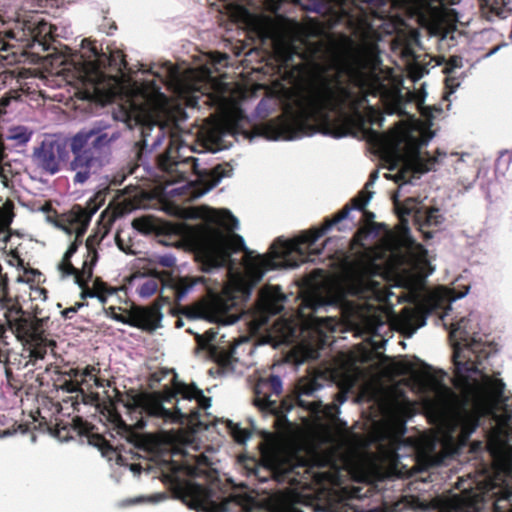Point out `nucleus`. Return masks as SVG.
<instances>
[{"label":"nucleus","mask_w":512,"mask_h":512,"mask_svg":"<svg viewBox=\"0 0 512 512\" xmlns=\"http://www.w3.org/2000/svg\"><path fill=\"white\" fill-rule=\"evenodd\" d=\"M103 289H108V286L107 284L103 283L102 281H100L99 279H96L93 283V288L92 290L98 292L99 290H103Z\"/></svg>","instance_id":"59"},{"label":"nucleus","mask_w":512,"mask_h":512,"mask_svg":"<svg viewBox=\"0 0 512 512\" xmlns=\"http://www.w3.org/2000/svg\"><path fill=\"white\" fill-rule=\"evenodd\" d=\"M219 217L228 229L233 231L239 229V219L227 208L219 210ZM223 253L229 260L235 264L237 259L235 255L242 254L240 260L242 267L253 273L256 269V251L250 249L245 242V239L240 234L233 232L229 237L223 239L222 243Z\"/></svg>","instance_id":"11"},{"label":"nucleus","mask_w":512,"mask_h":512,"mask_svg":"<svg viewBox=\"0 0 512 512\" xmlns=\"http://www.w3.org/2000/svg\"><path fill=\"white\" fill-rule=\"evenodd\" d=\"M407 170L400 169L397 173L391 176L395 182H401L399 184L398 192L393 196L394 201L397 202V198L400 196V192L403 191L409 184L410 181L406 178Z\"/></svg>","instance_id":"40"},{"label":"nucleus","mask_w":512,"mask_h":512,"mask_svg":"<svg viewBox=\"0 0 512 512\" xmlns=\"http://www.w3.org/2000/svg\"><path fill=\"white\" fill-rule=\"evenodd\" d=\"M225 266V260H215L212 263L208 264L207 267L204 268V272L212 274L219 270H221Z\"/></svg>","instance_id":"52"},{"label":"nucleus","mask_w":512,"mask_h":512,"mask_svg":"<svg viewBox=\"0 0 512 512\" xmlns=\"http://www.w3.org/2000/svg\"><path fill=\"white\" fill-rule=\"evenodd\" d=\"M380 65L373 45L334 55L327 66L318 67L288 91L284 119L258 123V137L293 140L319 132L340 138L359 129L386 153H399L402 144H412L411 159L420 161L419 150L431 137L418 139L412 124L399 122L387 134L366 127L367 122L381 125L384 121L378 105L387 88Z\"/></svg>","instance_id":"1"},{"label":"nucleus","mask_w":512,"mask_h":512,"mask_svg":"<svg viewBox=\"0 0 512 512\" xmlns=\"http://www.w3.org/2000/svg\"><path fill=\"white\" fill-rule=\"evenodd\" d=\"M211 10L226 33L236 32L251 42L256 40L255 0H217L211 4Z\"/></svg>","instance_id":"8"},{"label":"nucleus","mask_w":512,"mask_h":512,"mask_svg":"<svg viewBox=\"0 0 512 512\" xmlns=\"http://www.w3.org/2000/svg\"><path fill=\"white\" fill-rule=\"evenodd\" d=\"M46 219L54 227L62 230L63 232H65L68 235H72L73 230L76 229V226L72 225L69 221L68 212L66 213L65 218L47 216Z\"/></svg>","instance_id":"35"},{"label":"nucleus","mask_w":512,"mask_h":512,"mask_svg":"<svg viewBox=\"0 0 512 512\" xmlns=\"http://www.w3.org/2000/svg\"><path fill=\"white\" fill-rule=\"evenodd\" d=\"M191 451L198 452V454L191 456V461L198 465L208 466L213 463L208 453H214L216 449L209 444H205L197 437H192L186 444L185 455L190 456Z\"/></svg>","instance_id":"30"},{"label":"nucleus","mask_w":512,"mask_h":512,"mask_svg":"<svg viewBox=\"0 0 512 512\" xmlns=\"http://www.w3.org/2000/svg\"><path fill=\"white\" fill-rule=\"evenodd\" d=\"M32 131L25 126H16L10 129L9 140L16 141L19 145H25L30 141Z\"/></svg>","instance_id":"34"},{"label":"nucleus","mask_w":512,"mask_h":512,"mask_svg":"<svg viewBox=\"0 0 512 512\" xmlns=\"http://www.w3.org/2000/svg\"><path fill=\"white\" fill-rule=\"evenodd\" d=\"M68 158L66 142L60 139H44L32 153L33 163L49 175L57 174L60 171V163Z\"/></svg>","instance_id":"14"},{"label":"nucleus","mask_w":512,"mask_h":512,"mask_svg":"<svg viewBox=\"0 0 512 512\" xmlns=\"http://www.w3.org/2000/svg\"><path fill=\"white\" fill-rule=\"evenodd\" d=\"M116 462L120 466H128V464L126 463V458L123 457L122 455L117 456ZM129 469L134 475L137 476L142 473V467L140 464H129Z\"/></svg>","instance_id":"47"},{"label":"nucleus","mask_w":512,"mask_h":512,"mask_svg":"<svg viewBox=\"0 0 512 512\" xmlns=\"http://www.w3.org/2000/svg\"><path fill=\"white\" fill-rule=\"evenodd\" d=\"M235 133L253 141L256 138V108L247 113L240 104L234 114Z\"/></svg>","instance_id":"22"},{"label":"nucleus","mask_w":512,"mask_h":512,"mask_svg":"<svg viewBox=\"0 0 512 512\" xmlns=\"http://www.w3.org/2000/svg\"><path fill=\"white\" fill-rule=\"evenodd\" d=\"M284 300L285 296L279 286H265L258 291V327L264 322L260 316V310L277 314L282 310Z\"/></svg>","instance_id":"20"},{"label":"nucleus","mask_w":512,"mask_h":512,"mask_svg":"<svg viewBox=\"0 0 512 512\" xmlns=\"http://www.w3.org/2000/svg\"><path fill=\"white\" fill-rule=\"evenodd\" d=\"M212 398L207 397L204 391L195 383L186 387L183 396L177 399L174 408H167L163 401L148 403L143 408V415L151 425L167 432L166 426L184 425L187 420H199L201 426L205 424L199 419L200 409L211 407Z\"/></svg>","instance_id":"6"},{"label":"nucleus","mask_w":512,"mask_h":512,"mask_svg":"<svg viewBox=\"0 0 512 512\" xmlns=\"http://www.w3.org/2000/svg\"><path fill=\"white\" fill-rule=\"evenodd\" d=\"M104 239V235L100 233H93L89 235L85 241V246L87 249V259L83 262V273L86 280H91L93 277L94 267L98 262V252L97 246Z\"/></svg>","instance_id":"29"},{"label":"nucleus","mask_w":512,"mask_h":512,"mask_svg":"<svg viewBox=\"0 0 512 512\" xmlns=\"http://www.w3.org/2000/svg\"><path fill=\"white\" fill-rule=\"evenodd\" d=\"M248 358L253 356L254 351L256 350V340L255 341H244L242 343H238L234 346L233 352L231 355V359L227 365L222 368V373L226 374L228 372L235 373L237 375H244L246 370H252V373L247 375V383L252 391L251 403L254 407H256V368H254V361L240 359L237 355L241 352H246Z\"/></svg>","instance_id":"16"},{"label":"nucleus","mask_w":512,"mask_h":512,"mask_svg":"<svg viewBox=\"0 0 512 512\" xmlns=\"http://www.w3.org/2000/svg\"><path fill=\"white\" fill-rule=\"evenodd\" d=\"M306 327H309L320 335H323L325 338L326 332L335 331L337 326L339 325L336 317H323V316H311L302 322Z\"/></svg>","instance_id":"32"},{"label":"nucleus","mask_w":512,"mask_h":512,"mask_svg":"<svg viewBox=\"0 0 512 512\" xmlns=\"http://www.w3.org/2000/svg\"><path fill=\"white\" fill-rule=\"evenodd\" d=\"M402 55L404 58L407 59V61H410V60H415V54H414V51L412 48L410 47H405L403 50H402Z\"/></svg>","instance_id":"58"},{"label":"nucleus","mask_w":512,"mask_h":512,"mask_svg":"<svg viewBox=\"0 0 512 512\" xmlns=\"http://www.w3.org/2000/svg\"><path fill=\"white\" fill-rule=\"evenodd\" d=\"M468 293V288L465 292L459 293L457 295L452 294V292L445 288H440L436 291V296L439 298V300H443L444 298H447L449 300H456L464 297Z\"/></svg>","instance_id":"44"},{"label":"nucleus","mask_w":512,"mask_h":512,"mask_svg":"<svg viewBox=\"0 0 512 512\" xmlns=\"http://www.w3.org/2000/svg\"><path fill=\"white\" fill-rule=\"evenodd\" d=\"M162 298L163 302H153L151 310H146L143 307H135L132 314L127 317L116 312L117 309H121L120 307L110 306L104 308V312L105 315L113 321L151 333L160 327L164 317L162 307L164 304H169L170 302L168 297L162 296Z\"/></svg>","instance_id":"12"},{"label":"nucleus","mask_w":512,"mask_h":512,"mask_svg":"<svg viewBox=\"0 0 512 512\" xmlns=\"http://www.w3.org/2000/svg\"><path fill=\"white\" fill-rule=\"evenodd\" d=\"M9 291L10 288L8 279L6 281V287L0 290V311H3V315L8 328L16 335V337H19L20 330H18L13 324L14 321L19 318H26L27 313L19 304L12 302V297L10 296Z\"/></svg>","instance_id":"21"},{"label":"nucleus","mask_w":512,"mask_h":512,"mask_svg":"<svg viewBox=\"0 0 512 512\" xmlns=\"http://www.w3.org/2000/svg\"><path fill=\"white\" fill-rule=\"evenodd\" d=\"M400 258L397 270L408 285L422 284L423 280L433 272L427 251L420 244L409 246Z\"/></svg>","instance_id":"13"},{"label":"nucleus","mask_w":512,"mask_h":512,"mask_svg":"<svg viewBox=\"0 0 512 512\" xmlns=\"http://www.w3.org/2000/svg\"><path fill=\"white\" fill-rule=\"evenodd\" d=\"M219 328H210L204 334H197V343L203 347L209 348L216 341Z\"/></svg>","instance_id":"38"},{"label":"nucleus","mask_w":512,"mask_h":512,"mask_svg":"<svg viewBox=\"0 0 512 512\" xmlns=\"http://www.w3.org/2000/svg\"><path fill=\"white\" fill-rule=\"evenodd\" d=\"M266 500H268L267 496L260 497L258 495V508ZM269 500V509L273 510L274 512H304L297 506L295 498L291 495L277 494L269 497Z\"/></svg>","instance_id":"31"},{"label":"nucleus","mask_w":512,"mask_h":512,"mask_svg":"<svg viewBox=\"0 0 512 512\" xmlns=\"http://www.w3.org/2000/svg\"><path fill=\"white\" fill-rule=\"evenodd\" d=\"M200 281V278L194 280L192 283L186 285L183 289H182V292L186 295H188L193 289L194 287L199 283Z\"/></svg>","instance_id":"62"},{"label":"nucleus","mask_w":512,"mask_h":512,"mask_svg":"<svg viewBox=\"0 0 512 512\" xmlns=\"http://www.w3.org/2000/svg\"><path fill=\"white\" fill-rule=\"evenodd\" d=\"M112 119L115 122H121V123L125 124V126L129 130H132L134 127L133 119H132L130 113L122 108L112 111Z\"/></svg>","instance_id":"39"},{"label":"nucleus","mask_w":512,"mask_h":512,"mask_svg":"<svg viewBox=\"0 0 512 512\" xmlns=\"http://www.w3.org/2000/svg\"><path fill=\"white\" fill-rule=\"evenodd\" d=\"M166 499H167V495L165 493H155L149 497L140 496V497L130 499V500H128V503L129 504H139V503H143V502L147 501V502H150L153 504H158Z\"/></svg>","instance_id":"42"},{"label":"nucleus","mask_w":512,"mask_h":512,"mask_svg":"<svg viewBox=\"0 0 512 512\" xmlns=\"http://www.w3.org/2000/svg\"><path fill=\"white\" fill-rule=\"evenodd\" d=\"M369 472L365 457L345 435L323 431L321 444L307 451V473L320 485H340L348 477L364 479Z\"/></svg>","instance_id":"4"},{"label":"nucleus","mask_w":512,"mask_h":512,"mask_svg":"<svg viewBox=\"0 0 512 512\" xmlns=\"http://www.w3.org/2000/svg\"><path fill=\"white\" fill-rule=\"evenodd\" d=\"M438 217H439V210L432 209V210L428 211L426 219L430 225H432V224L437 225L438 223H440V221L438 220Z\"/></svg>","instance_id":"55"},{"label":"nucleus","mask_w":512,"mask_h":512,"mask_svg":"<svg viewBox=\"0 0 512 512\" xmlns=\"http://www.w3.org/2000/svg\"><path fill=\"white\" fill-rule=\"evenodd\" d=\"M73 234H75L74 240L69 244L63 255L62 261L57 265V268L61 274V278H67L79 272L78 269H76L71 263V258L78 251L80 245L82 244V238L84 235L80 236L78 226H76V229L73 230Z\"/></svg>","instance_id":"28"},{"label":"nucleus","mask_w":512,"mask_h":512,"mask_svg":"<svg viewBox=\"0 0 512 512\" xmlns=\"http://www.w3.org/2000/svg\"><path fill=\"white\" fill-rule=\"evenodd\" d=\"M139 71L143 75H150V76H154L155 78H157L160 81L163 80L162 75L159 72L154 70V64H152V65L141 64Z\"/></svg>","instance_id":"48"},{"label":"nucleus","mask_w":512,"mask_h":512,"mask_svg":"<svg viewBox=\"0 0 512 512\" xmlns=\"http://www.w3.org/2000/svg\"><path fill=\"white\" fill-rule=\"evenodd\" d=\"M69 146L73 154L69 169L75 172L73 183L74 185H82L95 172L94 169L101 166L96 155L100 153L96 149H92V145L87 141V138H84L79 131L69 139Z\"/></svg>","instance_id":"10"},{"label":"nucleus","mask_w":512,"mask_h":512,"mask_svg":"<svg viewBox=\"0 0 512 512\" xmlns=\"http://www.w3.org/2000/svg\"><path fill=\"white\" fill-rule=\"evenodd\" d=\"M82 83L85 98L92 104L104 108L114 103L117 98L121 79L93 64L83 75Z\"/></svg>","instance_id":"9"},{"label":"nucleus","mask_w":512,"mask_h":512,"mask_svg":"<svg viewBox=\"0 0 512 512\" xmlns=\"http://www.w3.org/2000/svg\"><path fill=\"white\" fill-rule=\"evenodd\" d=\"M200 281V278L194 280L192 283L186 285L183 289H182V292L186 295H188L193 289L194 287L199 283Z\"/></svg>","instance_id":"61"},{"label":"nucleus","mask_w":512,"mask_h":512,"mask_svg":"<svg viewBox=\"0 0 512 512\" xmlns=\"http://www.w3.org/2000/svg\"><path fill=\"white\" fill-rule=\"evenodd\" d=\"M10 235L9 234H6V235H3L1 236L0 235V249H5L8 242L10 241Z\"/></svg>","instance_id":"64"},{"label":"nucleus","mask_w":512,"mask_h":512,"mask_svg":"<svg viewBox=\"0 0 512 512\" xmlns=\"http://www.w3.org/2000/svg\"><path fill=\"white\" fill-rule=\"evenodd\" d=\"M377 179L378 172L375 171L370 175L364 189L353 199L352 207L345 206L332 219L326 220L321 227L304 231L293 240H278L271 245L267 254H258V282L268 271L277 268H295L300 263L311 260L309 254L318 252L312 246L319 238L333 226L346 219L352 210H361L369 203L373 196L370 188L373 187Z\"/></svg>","instance_id":"5"},{"label":"nucleus","mask_w":512,"mask_h":512,"mask_svg":"<svg viewBox=\"0 0 512 512\" xmlns=\"http://www.w3.org/2000/svg\"><path fill=\"white\" fill-rule=\"evenodd\" d=\"M270 385L271 389L275 394H279L282 391V380L279 376H271L269 381H264L258 378V387L263 385Z\"/></svg>","instance_id":"43"},{"label":"nucleus","mask_w":512,"mask_h":512,"mask_svg":"<svg viewBox=\"0 0 512 512\" xmlns=\"http://www.w3.org/2000/svg\"><path fill=\"white\" fill-rule=\"evenodd\" d=\"M104 203L102 195L95 194L88 199L85 206L75 204L68 211V218L72 225L79 227V234L85 235L93 216Z\"/></svg>","instance_id":"18"},{"label":"nucleus","mask_w":512,"mask_h":512,"mask_svg":"<svg viewBox=\"0 0 512 512\" xmlns=\"http://www.w3.org/2000/svg\"><path fill=\"white\" fill-rule=\"evenodd\" d=\"M463 67V58L461 56H451L447 61H445V67L443 72L446 75L453 74L456 69H460Z\"/></svg>","instance_id":"41"},{"label":"nucleus","mask_w":512,"mask_h":512,"mask_svg":"<svg viewBox=\"0 0 512 512\" xmlns=\"http://www.w3.org/2000/svg\"><path fill=\"white\" fill-rule=\"evenodd\" d=\"M397 245H398V240L393 235H388L385 246L388 250L391 251L393 256H397V253H396Z\"/></svg>","instance_id":"53"},{"label":"nucleus","mask_w":512,"mask_h":512,"mask_svg":"<svg viewBox=\"0 0 512 512\" xmlns=\"http://www.w3.org/2000/svg\"><path fill=\"white\" fill-rule=\"evenodd\" d=\"M108 289L99 290L96 292V295L98 297H95L102 305H105L108 301L109 295H111L113 292L107 291Z\"/></svg>","instance_id":"56"},{"label":"nucleus","mask_w":512,"mask_h":512,"mask_svg":"<svg viewBox=\"0 0 512 512\" xmlns=\"http://www.w3.org/2000/svg\"><path fill=\"white\" fill-rule=\"evenodd\" d=\"M61 389L67 393H77L81 390L80 385L72 380H65L61 385Z\"/></svg>","instance_id":"50"},{"label":"nucleus","mask_w":512,"mask_h":512,"mask_svg":"<svg viewBox=\"0 0 512 512\" xmlns=\"http://www.w3.org/2000/svg\"><path fill=\"white\" fill-rule=\"evenodd\" d=\"M445 84L448 94H453L460 86L461 82L457 77L453 76V74H450L446 75Z\"/></svg>","instance_id":"46"},{"label":"nucleus","mask_w":512,"mask_h":512,"mask_svg":"<svg viewBox=\"0 0 512 512\" xmlns=\"http://www.w3.org/2000/svg\"><path fill=\"white\" fill-rule=\"evenodd\" d=\"M8 279L7 274L3 273V266L0 264V290L6 287V281Z\"/></svg>","instance_id":"63"},{"label":"nucleus","mask_w":512,"mask_h":512,"mask_svg":"<svg viewBox=\"0 0 512 512\" xmlns=\"http://www.w3.org/2000/svg\"><path fill=\"white\" fill-rule=\"evenodd\" d=\"M233 168L228 164H218L214 167V181L212 188L216 187L223 178L230 177L232 175Z\"/></svg>","instance_id":"36"},{"label":"nucleus","mask_w":512,"mask_h":512,"mask_svg":"<svg viewBox=\"0 0 512 512\" xmlns=\"http://www.w3.org/2000/svg\"><path fill=\"white\" fill-rule=\"evenodd\" d=\"M111 128V121L101 118L91 121L78 131L84 138H87V141L92 145V149L101 153L105 149H109L111 144L121 137V132L117 129L109 133L108 130Z\"/></svg>","instance_id":"17"},{"label":"nucleus","mask_w":512,"mask_h":512,"mask_svg":"<svg viewBox=\"0 0 512 512\" xmlns=\"http://www.w3.org/2000/svg\"><path fill=\"white\" fill-rule=\"evenodd\" d=\"M157 263L162 267L171 268L176 264V257L172 253H165L157 257Z\"/></svg>","instance_id":"45"},{"label":"nucleus","mask_w":512,"mask_h":512,"mask_svg":"<svg viewBox=\"0 0 512 512\" xmlns=\"http://www.w3.org/2000/svg\"><path fill=\"white\" fill-rule=\"evenodd\" d=\"M229 60L230 57L227 53L218 52L214 61L215 64H218L222 67H226L229 65Z\"/></svg>","instance_id":"54"},{"label":"nucleus","mask_w":512,"mask_h":512,"mask_svg":"<svg viewBox=\"0 0 512 512\" xmlns=\"http://www.w3.org/2000/svg\"><path fill=\"white\" fill-rule=\"evenodd\" d=\"M49 317L41 318H19L14 321V326L20 330L19 337H31L34 333L43 337H47L46 331L48 329Z\"/></svg>","instance_id":"25"},{"label":"nucleus","mask_w":512,"mask_h":512,"mask_svg":"<svg viewBox=\"0 0 512 512\" xmlns=\"http://www.w3.org/2000/svg\"><path fill=\"white\" fill-rule=\"evenodd\" d=\"M433 506L440 507L439 512H479V502L477 497L468 499L455 495L445 503H441L437 500L434 502Z\"/></svg>","instance_id":"26"},{"label":"nucleus","mask_w":512,"mask_h":512,"mask_svg":"<svg viewBox=\"0 0 512 512\" xmlns=\"http://www.w3.org/2000/svg\"><path fill=\"white\" fill-rule=\"evenodd\" d=\"M284 50L285 51H284V54H283V58H284L285 62H288L292 58V55L294 54V49H293L291 44L285 43L284 44Z\"/></svg>","instance_id":"57"},{"label":"nucleus","mask_w":512,"mask_h":512,"mask_svg":"<svg viewBox=\"0 0 512 512\" xmlns=\"http://www.w3.org/2000/svg\"><path fill=\"white\" fill-rule=\"evenodd\" d=\"M377 278H381L379 264L368 259L353 262L328 295L310 293L303 307L317 312L327 306H340L347 329L356 336L379 335L388 316L376 303L388 300L389 293Z\"/></svg>","instance_id":"3"},{"label":"nucleus","mask_w":512,"mask_h":512,"mask_svg":"<svg viewBox=\"0 0 512 512\" xmlns=\"http://www.w3.org/2000/svg\"><path fill=\"white\" fill-rule=\"evenodd\" d=\"M75 314V310L73 309L72 306L64 309L62 312H61V315L64 319H71L73 317V315Z\"/></svg>","instance_id":"60"},{"label":"nucleus","mask_w":512,"mask_h":512,"mask_svg":"<svg viewBox=\"0 0 512 512\" xmlns=\"http://www.w3.org/2000/svg\"><path fill=\"white\" fill-rule=\"evenodd\" d=\"M238 470L248 478L249 483L242 482L232 493L227 494L222 489L215 490L212 487L203 489V505L208 509L219 512H256V458L253 456L240 455L238 457Z\"/></svg>","instance_id":"7"},{"label":"nucleus","mask_w":512,"mask_h":512,"mask_svg":"<svg viewBox=\"0 0 512 512\" xmlns=\"http://www.w3.org/2000/svg\"><path fill=\"white\" fill-rule=\"evenodd\" d=\"M396 324L404 333L412 335L417 329L425 325V319L417 309L405 307L396 317Z\"/></svg>","instance_id":"27"},{"label":"nucleus","mask_w":512,"mask_h":512,"mask_svg":"<svg viewBox=\"0 0 512 512\" xmlns=\"http://www.w3.org/2000/svg\"><path fill=\"white\" fill-rule=\"evenodd\" d=\"M73 276H74V283L81 289L80 298L82 300H85L88 298L94 299L95 297H98L96 295V291H94L92 289H86V287L93 280V278L91 280H86L84 273H83V267L81 268V270L78 273H76Z\"/></svg>","instance_id":"33"},{"label":"nucleus","mask_w":512,"mask_h":512,"mask_svg":"<svg viewBox=\"0 0 512 512\" xmlns=\"http://www.w3.org/2000/svg\"><path fill=\"white\" fill-rule=\"evenodd\" d=\"M471 322L470 318H461L451 326L454 385L461 397L446 386L439 388L438 396L447 411L439 430L421 435L416 443L417 462L422 469L442 464L464 446L479 426L480 417L493 413L503 392V382L482 373L478 366L482 345L473 337L475 327Z\"/></svg>","instance_id":"2"},{"label":"nucleus","mask_w":512,"mask_h":512,"mask_svg":"<svg viewBox=\"0 0 512 512\" xmlns=\"http://www.w3.org/2000/svg\"><path fill=\"white\" fill-rule=\"evenodd\" d=\"M17 339L23 345L25 354L22 356L24 358H34L38 361L45 359L48 348L53 343L48 337L36 335L35 333L31 337H17Z\"/></svg>","instance_id":"23"},{"label":"nucleus","mask_w":512,"mask_h":512,"mask_svg":"<svg viewBox=\"0 0 512 512\" xmlns=\"http://www.w3.org/2000/svg\"><path fill=\"white\" fill-rule=\"evenodd\" d=\"M163 139H164V134L161 132L155 137V139L153 140L151 145H149L147 143V140L144 139L146 151L148 153H152L154 150H156L162 144Z\"/></svg>","instance_id":"51"},{"label":"nucleus","mask_w":512,"mask_h":512,"mask_svg":"<svg viewBox=\"0 0 512 512\" xmlns=\"http://www.w3.org/2000/svg\"><path fill=\"white\" fill-rule=\"evenodd\" d=\"M407 507L415 508L416 504H415L414 500H410L405 497L401 501L395 503V505L392 509V512H401L402 510H404Z\"/></svg>","instance_id":"49"},{"label":"nucleus","mask_w":512,"mask_h":512,"mask_svg":"<svg viewBox=\"0 0 512 512\" xmlns=\"http://www.w3.org/2000/svg\"><path fill=\"white\" fill-rule=\"evenodd\" d=\"M157 289V282L154 279H148L137 288V293L141 298L146 299L155 294Z\"/></svg>","instance_id":"37"},{"label":"nucleus","mask_w":512,"mask_h":512,"mask_svg":"<svg viewBox=\"0 0 512 512\" xmlns=\"http://www.w3.org/2000/svg\"><path fill=\"white\" fill-rule=\"evenodd\" d=\"M407 411L403 407H395L384 418L381 424V431H379L378 438L381 441H387V451L383 452L387 458H394L399 456V449L401 438L406 432L405 417Z\"/></svg>","instance_id":"15"},{"label":"nucleus","mask_w":512,"mask_h":512,"mask_svg":"<svg viewBox=\"0 0 512 512\" xmlns=\"http://www.w3.org/2000/svg\"><path fill=\"white\" fill-rule=\"evenodd\" d=\"M358 488H342L337 503L331 505L330 512H385L380 508H373L369 510H362L359 508L357 502L361 495Z\"/></svg>","instance_id":"24"},{"label":"nucleus","mask_w":512,"mask_h":512,"mask_svg":"<svg viewBox=\"0 0 512 512\" xmlns=\"http://www.w3.org/2000/svg\"><path fill=\"white\" fill-rule=\"evenodd\" d=\"M248 421L251 427L250 430L230 419L214 417L212 422L206 424V429L213 428L219 435H229L236 443L246 444L252 434L256 432L255 420L249 417Z\"/></svg>","instance_id":"19"}]
</instances>
